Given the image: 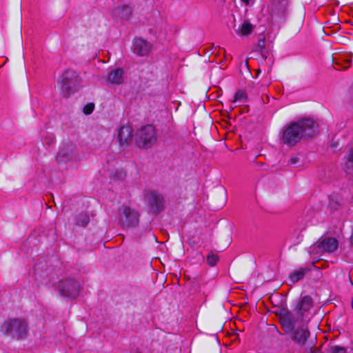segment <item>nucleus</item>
Listing matches in <instances>:
<instances>
[{
  "mask_svg": "<svg viewBox=\"0 0 353 353\" xmlns=\"http://www.w3.org/2000/svg\"><path fill=\"white\" fill-rule=\"evenodd\" d=\"M144 198L153 212L159 213L163 210L164 200L159 193L154 191H148L145 192Z\"/></svg>",
  "mask_w": 353,
  "mask_h": 353,
  "instance_id": "nucleus-8",
  "label": "nucleus"
},
{
  "mask_svg": "<svg viewBox=\"0 0 353 353\" xmlns=\"http://www.w3.org/2000/svg\"><path fill=\"white\" fill-rule=\"evenodd\" d=\"M225 345H230V343H228L227 342H225Z\"/></svg>",
  "mask_w": 353,
  "mask_h": 353,
  "instance_id": "nucleus-32",
  "label": "nucleus"
},
{
  "mask_svg": "<svg viewBox=\"0 0 353 353\" xmlns=\"http://www.w3.org/2000/svg\"><path fill=\"white\" fill-rule=\"evenodd\" d=\"M330 353H346V350L342 347L334 346L331 348Z\"/></svg>",
  "mask_w": 353,
  "mask_h": 353,
  "instance_id": "nucleus-24",
  "label": "nucleus"
},
{
  "mask_svg": "<svg viewBox=\"0 0 353 353\" xmlns=\"http://www.w3.org/2000/svg\"><path fill=\"white\" fill-rule=\"evenodd\" d=\"M44 143H47V144H51L54 142V139L52 137H50V138H46L44 139Z\"/></svg>",
  "mask_w": 353,
  "mask_h": 353,
  "instance_id": "nucleus-27",
  "label": "nucleus"
},
{
  "mask_svg": "<svg viewBox=\"0 0 353 353\" xmlns=\"http://www.w3.org/2000/svg\"><path fill=\"white\" fill-rule=\"evenodd\" d=\"M234 28L235 32L239 36H247L253 30L252 25L248 21H244L237 28L234 26Z\"/></svg>",
  "mask_w": 353,
  "mask_h": 353,
  "instance_id": "nucleus-15",
  "label": "nucleus"
},
{
  "mask_svg": "<svg viewBox=\"0 0 353 353\" xmlns=\"http://www.w3.org/2000/svg\"><path fill=\"white\" fill-rule=\"evenodd\" d=\"M289 6L288 0H269L266 7H263L262 12L268 15V19H273L284 16Z\"/></svg>",
  "mask_w": 353,
  "mask_h": 353,
  "instance_id": "nucleus-5",
  "label": "nucleus"
},
{
  "mask_svg": "<svg viewBox=\"0 0 353 353\" xmlns=\"http://www.w3.org/2000/svg\"><path fill=\"white\" fill-rule=\"evenodd\" d=\"M118 13L121 18L128 20L132 14V9L128 5H123L122 7L118 8Z\"/></svg>",
  "mask_w": 353,
  "mask_h": 353,
  "instance_id": "nucleus-17",
  "label": "nucleus"
},
{
  "mask_svg": "<svg viewBox=\"0 0 353 353\" xmlns=\"http://www.w3.org/2000/svg\"><path fill=\"white\" fill-rule=\"evenodd\" d=\"M94 109V104L93 103H90L86 104L83 109V112L85 114H90Z\"/></svg>",
  "mask_w": 353,
  "mask_h": 353,
  "instance_id": "nucleus-23",
  "label": "nucleus"
},
{
  "mask_svg": "<svg viewBox=\"0 0 353 353\" xmlns=\"http://www.w3.org/2000/svg\"><path fill=\"white\" fill-rule=\"evenodd\" d=\"M312 353H322L319 350L315 349L312 351Z\"/></svg>",
  "mask_w": 353,
  "mask_h": 353,
  "instance_id": "nucleus-29",
  "label": "nucleus"
},
{
  "mask_svg": "<svg viewBox=\"0 0 353 353\" xmlns=\"http://www.w3.org/2000/svg\"><path fill=\"white\" fill-rule=\"evenodd\" d=\"M291 339L299 344H304L308 343V345L312 347L314 345V341L316 339V334L314 336V339L307 341L308 337L310 336V332H290Z\"/></svg>",
  "mask_w": 353,
  "mask_h": 353,
  "instance_id": "nucleus-12",
  "label": "nucleus"
},
{
  "mask_svg": "<svg viewBox=\"0 0 353 353\" xmlns=\"http://www.w3.org/2000/svg\"><path fill=\"white\" fill-rule=\"evenodd\" d=\"M350 353H353V348L352 349V350H351V352H350Z\"/></svg>",
  "mask_w": 353,
  "mask_h": 353,
  "instance_id": "nucleus-34",
  "label": "nucleus"
},
{
  "mask_svg": "<svg viewBox=\"0 0 353 353\" xmlns=\"http://www.w3.org/2000/svg\"><path fill=\"white\" fill-rule=\"evenodd\" d=\"M59 155H63V156H64V155H66V154H65V153H64V152H61V151H60V152H59Z\"/></svg>",
  "mask_w": 353,
  "mask_h": 353,
  "instance_id": "nucleus-31",
  "label": "nucleus"
},
{
  "mask_svg": "<svg viewBox=\"0 0 353 353\" xmlns=\"http://www.w3.org/2000/svg\"><path fill=\"white\" fill-rule=\"evenodd\" d=\"M315 312L314 301L310 296H303L293 310H283L280 312V322L285 331H310L319 328L318 321L314 320Z\"/></svg>",
  "mask_w": 353,
  "mask_h": 353,
  "instance_id": "nucleus-1",
  "label": "nucleus"
},
{
  "mask_svg": "<svg viewBox=\"0 0 353 353\" xmlns=\"http://www.w3.org/2000/svg\"><path fill=\"white\" fill-rule=\"evenodd\" d=\"M108 81L112 84H121L123 82V71L117 68L111 71L108 76Z\"/></svg>",
  "mask_w": 353,
  "mask_h": 353,
  "instance_id": "nucleus-14",
  "label": "nucleus"
},
{
  "mask_svg": "<svg viewBox=\"0 0 353 353\" xmlns=\"http://www.w3.org/2000/svg\"><path fill=\"white\" fill-rule=\"evenodd\" d=\"M309 271L308 268H301L297 270H295L290 273L289 275V280L292 283H295L302 279L305 274Z\"/></svg>",
  "mask_w": 353,
  "mask_h": 353,
  "instance_id": "nucleus-16",
  "label": "nucleus"
},
{
  "mask_svg": "<svg viewBox=\"0 0 353 353\" xmlns=\"http://www.w3.org/2000/svg\"><path fill=\"white\" fill-rule=\"evenodd\" d=\"M81 81L77 72L72 69L66 70L61 77V90L65 96H69L78 90Z\"/></svg>",
  "mask_w": 353,
  "mask_h": 353,
  "instance_id": "nucleus-3",
  "label": "nucleus"
},
{
  "mask_svg": "<svg viewBox=\"0 0 353 353\" xmlns=\"http://www.w3.org/2000/svg\"><path fill=\"white\" fill-rule=\"evenodd\" d=\"M156 141L155 129L152 125H145L137 132L135 141L139 148H150Z\"/></svg>",
  "mask_w": 353,
  "mask_h": 353,
  "instance_id": "nucleus-4",
  "label": "nucleus"
},
{
  "mask_svg": "<svg viewBox=\"0 0 353 353\" xmlns=\"http://www.w3.org/2000/svg\"><path fill=\"white\" fill-rule=\"evenodd\" d=\"M126 176V172L123 169H118L115 170L113 174V179L115 180L121 181L123 180Z\"/></svg>",
  "mask_w": 353,
  "mask_h": 353,
  "instance_id": "nucleus-21",
  "label": "nucleus"
},
{
  "mask_svg": "<svg viewBox=\"0 0 353 353\" xmlns=\"http://www.w3.org/2000/svg\"><path fill=\"white\" fill-rule=\"evenodd\" d=\"M219 260V256L217 254H210L208 255L207 256V263L210 265V266H214L216 264L217 261Z\"/></svg>",
  "mask_w": 353,
  "mask_h": 353,
  "instance_id": "nucleus-22",
  "label": "nucleus"
},
{
  "mask_svg": "<svg viewBox=\"0 0 353 353\" xmlns=\"http://www.w3.org/2000/svg\"><path fill=\"white\" fill-rule=\"evenodd\" d=\"M247 99V94L245 91H243L241 90H238L235 95L233 102L234 103H244L246 101Z\"/></svg>",
  "mask_w": 353,
  "mask_h": 353,
  "instance_id": "nucleus-20",
  "label": "nucleus"
},
{
  "mask_svg": "<svg viewBox=\"0 0 353 353\" xmlns=\"http://www.w3.org/2000/svg\"><path fill=\"white\" fill-rule=\"evenodd\" d=\"M317 124L311 119L292 122L283 128L280 140L289 147L295 145L303 137H312L317 133Z\"/></svg>",
  "mask_w": 353,
  "mask_h": 353,
  "instance_id": "nucleus-2",
  "label": "nucleus"
},
{
  "mask_svg": "<svg viewBox=\"0 0 353 353\" xmlns=\"http://www.w3.org/2000/svg\"><path fill=\"white\" fill-rule=\"evenodd\" d=\"M130 353H142V352L139 350H136L134 352H131Z\"/></svg>",
  "mask_w": 353,
  "mask_h": 353,
  "instance_id": "nucleus-30",
  "label": "nucleus"
},
{
  "mask_svg": "<svg viewBox=\"0 0 353 353\" xmlns=\"http://www.w3.org/2000/svg\"><path fill=\"white\" fill-rule=\"evenodd\" d=\"M28 323L24 319L14 318L6 319L1 326L5 331H26Z\"/></svg>",
  "mask_w": 353,
  "mask_h": 353,
  "instance_id": "nucleus-9",
  "label": "nucleus"
},
{
  "mask_svg": "<svg viewBox=\"0 0 353 353\" xmlns=\"http://www.w3.org/2000/svg\"><path fill=\"white\" fill-rule=\"evenodd\" d=\"M236 331L240 332V331H241V330H239V329H236Z\"/></svg>",
  "mask_w": 353,
  "mask_h": 353,
  "instance_id": "nucleus-33",
  "label": "nucleus"
},
{
  "mask_svg": "<svg viewBox=\"0 0 353 353\" xmlns=\"http://www.w3.org/2000/svg\"><path fill=\"white\" fill-rule=\"evenodd\" d=\"M58 290L62 296L74 299L79 294V285L72 279H64L59 283Z\"/></svg>",
  "mask_w": 353,
  "mask_h": 353,
  "instance_id": "nucleus-7",
  "label": "nucleus"
},
{
  "mask_svg": "<svg viewBox=\"0 0 353 353\" xmlns=\"http://www.w3.org/2000/svg\"><path fill=\"white\" fill-rule=\"evenodd\" d=\"M139 222V214L134 209L125 206L119 214V223L122 228H128L136 227Z\"/></svg>",
  "mask_w": 353,
  "mask_h": 353,
  "instance_id": "nucleus-6",
  "label": "nucleus"
},
{
  "mask_svg": "<svg viewBox=\"0 0 353 353\" xmlns=\"http://www.w3.org/2000/svg\"><path fill=\"white\" fill-rule=\"evenodd\" d=\"M274 330H277V328H276V327L271 326V327L268 329V331H274Z\"/></svg>",
  "mask_w": 353,
  "mask_h": 353,
  "instance_id": "nucleus-28",
  "label": "nucleus"
},
{
  "mask_svg": "<svg viewBox=\"0 0 353 353\" xmlns=\"http://www.w3.org/2000/svg\"><path fill=\"white\" fill-rule=\"evenodd\" d=\"M344 169L348 174H353V148L350 151L344 165Z\"/></svg>",
  "mask_w": 353,
  "mask_h": 353,
  "instance_id": "nucleus-18",
  "label": "nucleus"
},
{
  "mask_svg": "<svg viewBox=\"0 0 353 353\" xmlns=\"http://www.w3.org/2000/svg\"><path fill=\"white\" fill-rule=\"evenodd\" d=\"M152 46L142 38H135L132 43L133 52L138 56L144 57L151 51Z\"/></svg>",
  "mask_w": 353,
  "mask_h": 353,
  "instance_id": "nucleus-10",
  "label": "nucleus"
},
{
  "mask_svg": "<svg viewBox=\"0 0 353 353\" xmlns=\"http://www.w3.org/2000/svg\"><path fill=\"white\" fill-rule=\"evenodd\" d=\"M225 337L230 339L231 341H234L239 338V336L237 335V332H226Z\"/></svg>",
  "mask_w": 353,
  "mask_h": 353,
  "instance_id": "nucleus-25",
  "label": "nucleus"
},
{
  "mask_svg": "<svg viewBox=\"0 0 353 353\" xmlns=\"http://www.w3.org/2000/svg\"><path fill=\"white\" fill-rule=\"evenodd\" d=\"M242 3L247 7H250L253 6L256 1V0H241Z\"/></svg>",
  "mask_w": 353,
  "mask_h": 353,
  "instance_id": "nucleus-26",
  "label": "nucleus"
},
{
  "mask_svg": "<svg viewBox=\"0 0 353 353\" xmlns=\"http://www.w3.org/2000/svg\"><path fill=\"white\" fill-rule=\"evenodd\" d=\"M318 247L324 252H333L338 248V241L334 238H325L319 242Z\"/></svg>",
  "mask_w": 353,
  "mask_h": 353,
  "instance_id": "nucleus-13",
  "label": "nucleus"
},
{
  "mask_svg": "<svg viewBox=\"0 0 353 353\" xmlns=\"http://www.w3.org/2000/svg\"><path fill=\"white\" fill-rule=\"evenodd\" d=\"M117 139L121 146L129 145L133 139L132 128L129 125L121 126L118 131Z\"/></svg>",
  "mask_w": 353,
  "mask_h": 353,
  "instance_id": "nucleus-11",
  "label": "nucleus"
},
{
  "mask_svg": "<svg viewBox=\"0 0 353 353\" xmlns=\"http://www.w3.org/2000/svg\"><path fill=\"white\" fill-rule=\"evenodd\" d=\"M76 225L85 227L89 223V216L85 212H81L76 216Z\"/></svg>",
  "mask_w": 353,
  "mask_h": 353,
  "instance_id": "nucleus-19",
  "label": "nucleus"
}]
</instances>
